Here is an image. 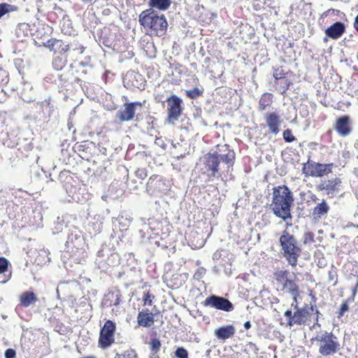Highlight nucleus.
<instances>
[{
    "label": "nucleus",
    "instance_id": "obj_1",
    "mask_svg": "<svg viewBox=\"0 0 358 358\" xmlns=\"http://www.w3.org/2000/svg\"><path fill=\"white\" fill-rule=\"evenodd\" d=\"M293 202V194L286 185L278 186L273 189V213L276 217L285 221L288 226L292 225L291 208Z\"/></svg>",
    "mask_w": 358,
    "mask_h": 358
},
{
    "label": "nucleus",
    "instance_id": "obj_2",
    "mask_svg": "<svg viewBox=\"0 0 358 358\" xmlns=\"http://www.w3.org/2000/svg\"><path fill=\"white\" fill-rule=\"evenodd\" d=\"M65 243L66 252L73 262L83 264L87 257L85 249V241L81 231L76 226H71L67 230Z\"/></svg>",
    "mask_w": 358,
    "mask_h": 358
},
{
    "label": "nucleus",
    "instance_id": "obj_3",
    "mask_svg": "<svg viewBox=\"0 0 358 358\" xmlns=\"http://www.w3.org/2000/svg\"><path fill=\"white\" fill-rule=\"evenodd\" d=\"M141 26L149 29L151 34L164 36L167 30L168 23L163 14H159L152 8L142 11L138 15Z\"/></svg>",
    "mask_w": 358,
    "mask_h": 358
},
{
    "label": "nucleus",
    "instance_id": "obj_4",
    "mask_svg": "<svg viewBox=\"0 0 358 358\" xmlns=\"http://www.w3.org/2000/svg\"><path fill=\"white\" fill-rule=\"evenodd\" d=\"M58 180L62 184L69 197L67 200L69 202L83 203L88 199V194L87 197L83 195L85 189L78 187V177L74 173L64 170L59 172Z\"/></svg>",
    "mask_w": 358,
    "mask_h": 358
},
{
    "label": "nucleus",
    "instance_id": "obj_5",
    "mask_svg": "<svg viewBox=\"0 0 358 358\" xmlns=\"http://www.w3.org/2000/svg\"><path fill=\"white\" fill-rule=\"evenodd\" d=\"M279 243L283 252V257L292 266H295L301 252L295 237L287 230H284L279 238Z\"/></svg>",
    "mask_w": 358,
    "mask_h": 358
},
{
    "label": "nucleus",
    "instance_id": "obj_6",
    "mask_svg": "<svg viewBox=\"0 0 358 358\" xmlns=\"http://www.w3.org/2000/svg\"><path fill=\"white\" fill-rule=\"evenodd\" d=\"M99 42L115 52H122L125 48L123 38L118 33L117 30L111 29L108 27H104L101 30L99 36Z\"/></svg>",
    "mask_w": 358,
    "mask_h": 358
},
{
    "label": "nucleus",
    "instance_id": "obj_7",
    "mask_svg": "<svg viewBox=\"0 0 358 358\" xmlns=\"http://www.w3.org/2000/svg\"><path fill=\"white\" fill-rule=\"evenodd\" d=\"M314 339L319 342V353L324 357L332 356L341 349L338 338L332 332L324 331Z\"/></svg>",
    "mask_w": 358,
    "mask_h": 358
},
{
    "label": "nucleus",
    "instance_id": "obj_8",
    "mask_svg": "<svg viewBox=\"0 0 358 358\" xmlns=\"http://www.w3.org/2000/svg\"><path fill=\"white\" fill-rule=\"evenodd\" d=\"M171 180L159 175H152L146 184V193L150 196L166 194L171 188Z\"/></svg>",
    "mask_w": 358,
    "mask_h": 358
},
{
    "label": "nucleus",
    "instance_id": "obj_9",
    "mask_svg": "<svg viewBox=\"0 0 358 358\" xmlns=\"http://www.w3.org/2000/svg\"><path fill=\"white\" fill-rule=\"evenodd\" d=\"M141 221L144 225V229L148 227L154 235L161 236V239L168 237L171 231V227L169 222L162 217H153L147 220L145 218H141Z\"/></svg>",
    "mask_w": 358,
    "mask_h": 358
},
{
    "label": "nucleus",
    "instance_id": "obj_10",
    "mask_svg": "<svg viewBox=\"0 0 358 358\" xmlns=\"http://www.w3.org/2000/svg\"><path fill=\"white\" fill-rule=\"evenodd\" d=\"M164 101L167 103V117L166 122L170 124H175L182 114V99L176 94H172L166 98V101H158V102Z\"/></svg>",
    "mask_w": 358,
    "mask_h": 358
},
{
    "label": "nucleus",
    "instance_id": "obj_11",
    "mask_svg": "<svg viewBox=\"0 0 358 358\" xmlns=\"http://www.w3.org/2000/svg\"><path fill=\"white\" fill-rule=\"evenodd\" d=\"M203 164L204 172L210 178H218L221 176V173L226 172L224 171V167L218 159V157L212 150L203 155Z\"/></svg>",
    "mask_w": 358,
    "mask_h": 358
},
{
    "label": "nucleus",
    "instance_id": "obj_12",
    "mask_svg": "<svg viewBox=\"0 0 358 358\" xmlns=\"http://www.w3.org/2000/svg\"><path fill=\"white\" fill-rule=\"evenodd\" d=\"M214 151L215 155L218 157L221 164L224 167V171L229 172L233 170L236 161V153L233 149L227 144L217 145Z\"/></svg>",
    "mask_w": 358,
    "mask_h": 358
},
{
    "label": "nucleus",
    "instance_id": "obj_13",
    "mask_svg": "<svg viewBox=\"0 0 358 358\" xmlns=\"http://www.w3.org/2000/svg\"><path fill=\"white\" fill-rule=\"evenodd\" d=\"M116 324L112 320H107L101 327L99 338V345L103 349L108 348L114 343Z\"/></svg>",
    "mask_w": 358,
    "mask_h": 358
},
{
    "label": "nucleus",
    "instance_id": "obj_14",
    "mask_svg": "<svg viewBox=\"0 0 358 358\" xmlns=\"http://www.w3.org/2000/svg\"><path fill=\"white\" fill-rule=\"evenodd\" d=\"M203 306L227 313L234 310V304L228 299L215 294L208 296L203 301Z\"/></svg>",
    "mask_w": 358,
    "mask_h": 358
},
{
    "label": "nucleus",
    "instance_id": "obj_15",
    "mask_svg": "<svg viewBox=\"0 0 358 358\" xmlns=\"http://www.w3.org/2000/svg\"><path fill=\"white\" fill-rule=\"evenodd\" d=\"M119 262L120 257L118 254L110 252L106 248L99 250L97 252L96 264L100 268H105L107 266H115L119 264Z\"/></svg>",
    "mask_w": 358,
    "mask_h": 358
},
{
    "label": "nucleus",
    "instance_id": "obj_16",
    "mask_svg": "<svg viewBox=\"0 0 358 358\" xmlns=\"http://www.w3.org/2000/svg\"><path fill=\"white\" fill-rule=\"evenodd\" d=\"M124 108L117 112V117L122 121H129L134 117L138 108H141L142 103L139 101H134L124 105Z\"/></svg>",
    "mask_w": 358,
    "mask_h": 358
},
{
    "label": "nucleus",
    "instance_id": "obj_17",
    "mask_svg": "<svg viewBox=\"0 0 358 358\" xmlns=\"http://www.w3.org/2000/svg\"><path fill=\"white\" fill-rule=\"evenodd\" d=\"M123 82L127 87H135L139 90L145 87V80L143 76L134 71H127L123 78Z\"/></svg>",
    "mask_w": 358,
    "mask_h": 358
},
{
    "label": "nucleus",
    "instance_id": "obj_18",
    "mask_svg": "<svg viewBox=\"0 0 358 358\" xmlns=\"http://www.w3.org/2000/svg\"><path fill=\"white\" fill-rule=\"evenodd\" d=\"M96 149V144L90 141H83L80 143H76L72 148L75 152H78L79 156L83 159H88L94 150Z\"/></svg>",
    "mask_w": 358,
    "mask_h": 358
},
{
    "label": "nucleus",
    "instance_id": "obj_19",
    "mask_svg": "<svg viewBox=\"0 0 358 358\" xmlns=\"http://www.w3.org/2000/svg\"><path fill=\"white\" fill-rule=\"evenodd\" d=\"M43 45L57 55H66L68 48L62 40L51 38L43 43Z\"/></svg>",
    "mask_w": 358,
    "mask_h": 358
},
{
    "label": "nucleus",
    "instance_id": "obj_20",
    "mask_svg": "<svg viewBox=\"0 0 358 358\" xmlns=\"http://www.w3.org/2000/svg\"><path fill=\"white\" fill-rule=\"evenodd\" d=\"M341 181L339 178H332L331 180L322 181L317 186V189L320 191H326L327 194L329 197H333L335 192L340 189Z\"/></svg>",
    "mask_w": 358,
    "mask_h": 358
},
{
    "label": "nucleus",
    "instance_id": "obj_21",
    "mask_svg": "<svg viewBox=\"0 0 358 358\" xmlns=\"http://www.w3.org/2000/svg\"><path fill=\"white\" fill-rule=\"evenodd\" d=\"M324 167L323 164L315 162L309 159L308 162L304 164L303 171L307 176L322 177L325 175V169H324Z\"/></svg>",
    "mask_w": 358,
    "mask_h": 358
},
{
    "label": "nucleus",
    "instance_id": "obj_22",
    "mask_svg": "<svg viewBox=\"0 0 358 358\" xmlns=\"http://www.w3.org/2000/svg\"><path fill=\"white\" fill-rule=\"evenodd\" d=\"M345 24L340 21H336L333 24L327 27L324 33L327 37L333 40L340 38L342 35L345 32Z\"/></svg>",
    "mask_w": 358,
    "mask_h": 358
},
{
    "label": "nucleus",
    "instance_id": "obj_23",
    "mask_svg": "<svg viewBox=\"0 0 358 358\" xmlns=\"http://www.w3.org/2000/svg\"><path fill=\"white\" fill-rule=\"evenodd\" d=\"M350 122L348 115H343L336 120L334 129L340 136H347L350 134L352 128Z\"/></svg>",
    "mask_w": 358,
    "mask_h": 358
},
{
    "label": "nucleus",
    "instance_id": "obj_24",
    "mask_svg": "<svg viewBox=\"0 0 358 358\" xmlns=\"http://www.w3.org/2000/svg\"><path fill=\"white\" fill-rule=\"evenodd\" d=\"M155 322L154 314L148 308L139 311L137 315V322L139 326L143 327H151Z\"/></svg>",
    "mask_w": 358,
    "mask_h": 358
},
{
    "label": "nucleus",
    "instance_id": "obj_25",
    "mask_svg": "<svg viewBox=\"0 0 358 358\" xmlns=\"http://www.w3.org/2000/svg\"><path fill=\"white\" fill-rule=\"evenodd\" d=\"M122 302V294L119 289H115L113 291L109 292L107 294L105 295V297L103 300L102 304L107 307H110L112 306H118Z\"/></svg>",
    "mask_w": 358,
    "mask_h": 358
},
{
    "label": "nucleus",
    "instance_id": "obj_26",
    "mask_svg": "<svg viewBox=\"0 0 358 358\" xmlns=\"http://www.w3.org/2000/svg\"><path fill=\"white\" fill-rule=\"evenodd\" d=\"M236 333L235 327L231 325H226L216 329L214 331L215 336L221 341H226L227 339L234 336Z\"/></svg>",
    "mask_w": 358,
    "mask_h": 358
},
{
    "label": "nucleus",
    "instance_id": "obj_27",
    "mask_svg": "<svg viewBox=\"0 0 358 358\" xmlns=\"http://www.w3.org/2000/svg\"><path fill=\"white\" fill-rule=\"evenodd\" d=\"M315 310L314 306H311L310 308L305 306L303 308H297L294 311L295 324L298 325L304 324L310 315V311Z\"/></svg>",
    "mask_w": 358,
    "mask_h": 358
},
{
    "label": "nucleus",
    "instance_id": "obj_28",
    "mask_svg": "<svg viewBox=\"0 0 358 358\" xmlns=\"http://www.w3.org/2000/svg\"><path fill=\"white\" fill-rule=\"evenodd\" d=\"M68 48L66 55L72 59L76 58L78 55L83 53L85 48L78 41L74 40L70 43H66Z\"/></svg>",
    "mask_w": 358,
    "mask_h": 358
},
{
    "label": "nucleus",
    "instance_id": "obj_29",
    "mask_svg": "<svg viewBox=\"0 0 358 358\" xmlns=\"http://www.w3.org/2000/svg\"><path fill=\"white\" fill-rule=\"evenodd\" d=\"M266 122L270 133L274 134L279 133V125L280 124V120L278 115H277L275 113H269L266 118Z\"/></svg>",
    "mask_w": 358,
    "mask_h": 358
},
{
    "label": "nucleus",
    "instance_id": "obj_30",
    "mask_svg": "<svg viewBox=\"0 0 358 358\" xmlns=\"http://www.w3.org/2000/svg\"><path fill=\"white\" fill-rule=\"evenodd\" d=\"M95 208L96 206H90L89 208H87V218H94V220H96V222H92V224L94 226V233H100L103 228V217L101 215H99L95 213ZM90 224H91V222H90Z\"/></svg>",
    "mask_w": 358,
    "mask_h": 358
},
{
    "label": "nucleus",
    "instance_id": "obj_31",
    "mask_svg": "<svg viewBox=\"0 0 358 358\" xmlns=\"http://www.w3.org/2000/svg\"><path fill=\"white\" fill-rule=\"evenodd\" d=\"M20 305L27 308L35 303L38 301V298L33 292L26 291L20 295Z\"/></svg>",
    "mask_w": 358,
    "mask_h": 358
},
{
    "label": "nucleus",
    "instance_id": "obj_32",
    "mask_svg": "<svg viewBox=\"0 0 358 358\" xmlns=\"http://www.w3.org/2000/svg\"><path fill=\"white\" fill-rule=\"evenodd\" d=\"M282 289L289 293L292 296H299V288L294 280L289 279L282 285Z\"/></svg>",
    "mask_w": 358,
    "mask_h": 358
},
{
    "label": "nucleus",
    "instance_id": "obj_33",
    "mask_svg": "<svg viewBox=\"0 0 358 358\" xmlns=\"http://www.w3.org/2000/svg\"><path fill=\"white\" fill-rule=\"evenodd\" d=\"M10 265L9 261L3 257H0V273H3V279L1 280V282H6L11 276V272L8 271V266Z\"/></svg>",
    "mask_w": 358,
    "mask_h": 358
},
{
    "label": "nucleus",
    "instance_id": "obj_34",
    "mask_svg": "<svg viewBox=\"0 0 358 358\" xmlns=\"http://www.w3.org/2000/svg\"><path fill=\"white\" fill-rule=\"evenodd\" d=\"M273 95L269 92L264 93L259 101V106L258 109L260 111H264L266 109L268 106H270L273 103Z\"/></svg>",
    "mask_w": 358,
    "mask_h": 358
},
{
    "label": "nucleus",
    "instance_id": "obj_35",
    "mask_svg": "<svg viewBox=\"0 0 358 358\" xmlns=\"http://www.w3.org/2000/svg\"><path fill=\"white\" fill-rule=\"evenodd\" d=\"M171 3V0H149L150 8H157L159 10H167Z\"/></svg>",
    "mask_w": 358,
    "mask_h": 358
},
{
    "label": "nucleus",
    "instance_id": "obj_36",
    "mask_svg": "<svg viewBox=\"0 0 358 358\" xmlns=\"http://www.w3.org/2000/svg\"><path fill=\"white\" fill-rule=\"evenodd\" d=\"M23 80V78H22ZM22 83L23 84V88L21 92V97L22 99L27 102H31L33 101V96L29 94L31 92L32 86L31 83L28 82H25L22 80Z\"/></svg>",
    "mask_w": 358,
    "mask_h": 358
},
{
    "label": "nucleus",
    "instance_id": "obj_37",
    "mask_svg": "<svg viewBox=\"0 0 358 358\" xmlns=\"http://www.w3.org/2000/svg\"><path fill=\"white\" fill-rule=\"evenodd\" d=\"M67 55H56L52 59V66L57 71H60L68 62Z\"/></svg>",
    "mask_w": 358,
    "mask_h": 358
},
{
    "label": "nucleus",
    "instance_id": "obj_38",
    "mask_svg": "<svg viewBox=\"0 0 358 358\" xmlns=\"http://www.w3.org/2000/svg\"><path fill=\"white\" fill-rule=\"evenodd\" d=\"M329 210V206L327 202L323 200L313 208V214L317 217H321L322 215L327 214Z\"/></svg>",
    "mask_w": 358,
    "mask_h": 358
},
{
    "label": "nucleus",
    "instance_id": "obj_39",
    "mask_svg": "<svg viewBox=\"0 0 358 358\" xmlns=\"http://www.w3.org/2000/svg\"><path fill=\"white\" fill-rule=\"evenodd\" d=\"M41 108L44 115H46L48 117H50L52 114V112L54 110V105L52 103L50 97L41 101Z\"/></svg>",
    "mask_w": 358,
    "mask_h": 358
},
{
    "label": "nucleus",
    "instance_id": "obj_40",
    "mask_svg": "<svg viewBox=\"0 0 358 358\" xmlns=\"http://www.w3.org/2000/svg\"><path fill=\"white\" fill-rule=\"evenodd\" d=\"M277 85V90L281 94H284L286 91L289 89V86L292 85V83L288 79H281L275 83Z\"/></svg>",
    "mask_w": 358,
    "mask_h": 358
},
{
    "label": "nucleus",
    "instance_id": "obj_41",
    "mask_svg": "<svg viewBox=\"0 0 358 358\" xmlns=\"http://www.w3.org/2000/svg\"><path fill=\"white\" fill-rule=\"evenodd\" d=\"M289 272L287 270H280L274 273V278L278 282L283 285L287 280H289L288 276Z\"/></svg>",
    "mask_w": 358,
    "mask_h": 358
},
{
    "label": "nucleus",
    "instance_id": "obj_42",
    "mask_svg": "<svg viewBox=\"0 0 358 358\" xmlns=\"http://www.w3.org/2000/svg\"><path fill=\"white\" fill-rule=\"evenodd\" d=\"M18 7L15 5L8 4L7 3H0V19L6 13L17 11Z\"/></svg>",
    "mask_w": 358,
    "mask_h": 358
},
{
    "label": "nucleus",
    "instance_id": "obj_43",
    "mask_svg": "<svg viewBox=\"0 0 358 358\" xmlns=\"http://www.w3.org/2000/svg\"><path fill=\"white\" fill-rule=\"evenodd\" d=\"M331 15H336L340 19H343L345 17V14L343 12H341L339 10L334 9V8H329L327 10L324 11L320 16V20L324 19L328 16Z\"/></svg>",
    "mask_w": 358,
    "mask_h": 358
},
{
    "label": "nucleus",
    "instance_id": "obj_44",
    "mask_svg": "<svg viewBox=\"0 0 358 358\" xmlns=\"http://www.w3.org/2000/svg\"><path fill=\"white\" fill-rule=\"evenodd\" d=\"M10 189L11 188H9L8 189L6 188L5 189H2L0 190V201L2 204L10 201H13L12 199L13 196L11 195V192L10 191Z\"/></svg>",
    "mask_w": 358,
    "mask_h": 358
},
{
    "label": "nucleus",
    "instance_id": "obj_45",
    "mask_svg": "<svg viewBox=\"0 0 358 358\" xmlns=\"http://www.w3.org/2000/svg\"><path fill=\"white\" fill-rule=\"evenodd\" d=\"M117 221L120 225L126 228L129 227L132 221V217L127 213H122L118 216Z\"/></svg>",
    "mask_w": 358,
    "mask_h": 358
},
{
    "label": "nucleus",
    "instance_id": "obj_46",
    "mask_svg": "<svg viewBox=\"0 0 358 358\" xmlns=\"http://www.w3.org/2000/svg\"><path fill=\"white\" fill-rule=\"evenodd\" d=\"M203 93V90L198 87H194L193 89L185 91L186 96L191 99H197L199 96L202 95Z\"/></svg>",
    "mask_w": 358,
    "mask_h": 358
},
{
    "label": "nucleus",
    "instance_id": "obj_47",
    "mask_svg": "<svg viewBox=\"0 0 358 358\" xmlns=\"http://www.w3.org/2000/svg\"><path fill=\"white\" fill-rule=\"evenodd\" d=\"M115 358H137V354L134 350L129 349L122 354L117 353Z\"/></svg>",
    "mask_w": 358,
    "mask_h": 358
},
{
    "label": "nucleus",
    "instance_id": "obj_48",
    "mask_svg": "<svg viewBox=\"0 0 358 358\" xmlns=\"http://www.w3.org/2000/svg\"><path fill=\"white\" fill-rule=\"evenodd\" d=\"M11 195L16 198L26 199L29 194L27 192L22 190V189H10Z\"/></svg>",
    "mask_w": 358,
    "mask_h": 358
},
{
    "label": "nucleus",
    "instance_id": "obj_49",
    "mask_svg": "<svg viewBox=\"0 0 358 358\" xmlns=\"http://www.w3.org/2000/svg\"><path fill=\"white\" fill-rule=\"evenodd\" d=\"M284 316L287 319V327H292L294 324H295V319H294V313H292V310L288 309L287 310L285 313Z\"/></svg>",
    "mask_w": 358,
    "mask_h": 358
},
{
    "label": "nucleus",
    "instance_id": "obj_50",
    "mask_svg": "<svg viewBox=\"0 0 358 358\" xmlns=\"http://www.w3.org/2000/svg\"><path fill=\"white\" fill-rule=\"evenodd\" d=\"M285 73L282 66H279L273 69V76L275 78V83L281 79L285 78Z\"/></svg>",
    "mask_w": 358,
    "mask_h": 358
},
{
    "label": "nucleus",
    "instance_id": "obj_51",
    "mask_svg": "<svg viewBox=\"0 0 358 358\" xmlns=\"http://www.w3.org/2000/svg\"><path fill=\"white\" fill-rule=\"evenodd\" d=\"M161 342L159 339L155 338H152L150 341V349L152 352L156 354L160 349Z\"/></svg>",
    "mask_w": 358,
    "mask_h": 358
},
{
    "label": "nucleus",
    "instance_id": "obj_52",
    "mask_svg": "<svg viewBox=\"0 0 358 358\" xmlns=\"http://www.w3.org/2000/svg\"><path fill=\"white\" fill-rule=\"evenodd\" d=\"M315 234L312 231H306L303 234V243L304 245L311 244L314 242Z\"/></svg>",
    "mask_w": 358,
    "mask_h": 358
},
{
    "label": "nucleus",
    "instance_id": "obj_53",
    "mask_svg": "<svg viewBox=\"0 0 358 358\" xmlns=\"http://www.w3.org/2000/svg\"><path fill=\"white\" fill-rule=\"evenodd\" d=\"M175 356L177 358H188V352L183 347H179L175 351Z\"/></svg>",
    "mask_w": 358,
    "mask_h": 358
},
{
    "label": "nucleus",
    "instance_id": "obj_54",
    "mask_svg": "<svg viewBox=\"0 0 358 358\" xmlns=\"http://www.w3.org/2000/svg\"><path fill=\"white\" fill-rule=\"evenodd\" d=\"M283 138L287 143H292L295 141V137L293 136L291 129H287L283 132Z\"/></svg>",
    "mask_w": 358,
    "mask_h": 358
},
{
    "label": "nucleus",
    "instance_id": "obj_55",
    "mask_svg": "<svg viewBox=\"0 0 358 358\" xmlns=\"http://www.w3.org/2000/svg\"><path fill=\"white\" fill-rule=\"evenodd\" d=\"M9 81L8 73L6 71L0 69V84H7Z\"/></svg>",
    "mask_w": 358,
    "mask_h": 358
},
{
    "label": "nucleus",
    "instance_id": "obj_56",
    "mask_svg": "<svg viewBox=\"0 0 358 358\" xmlns=\"http://www.w3.org/2000/svg\"><path fill=\"white\" fill-rule=\"evenodd\" d=\"M78 67L83 68V69L89 68V69L91 70L92 68V64H90V57H85L84 61L79 62L78 64Z\"/></svg>",
    "mask_w": 358,
    "mask_h": 358
},
{
    "label": "nucleus",
    "instance_id": "obj_57",
    "mask_svg": "<svg viewBox=\"0 0 358 358\" xmlns=\"http://www.w3.org/2000/svg\"><path fill=\"white\" fill-rule=\"evenodd\" d=\"M136 176L141 179L144 180L148 176V172L145 169L143 168H139L135 171Z\"/></svg>",
    "mask_w": 358,
    "mask_h": 358
},
{
    "label": "nucleus",
    "instance_id": "obj_58",
    "mask_svg": "<svg viewBox=\"0 0 358 358\" xmlns=\"http://www.w3.org/2000/svg\"><path fill=\"white\" fill-rule=\"evenodd\" d=\"M154 298H155V296L153 294H150L149 292L145 293L143 295L144 305L145 306V305L151 306L152 299Z\"/></svg>",
    "mask_w": 358,
    "mask_h": 358
},
{
    "label": "nucleus",
    "instance_id": "obj_59",
    "mask_svg": "<svg viewBox=\"0 0 358 358\" xmlns=\"http://www.w3.org/2000/svg\"><path fill=\"white\" fill-rule=\"evenodd\" d=\"M206 270L205 268H203V267L199 268L194 275V278L197 280H201L206 274Z\"/></svg>",
    "mask_w": 358,
    "mask_h": 358
},
{
    "label": "nucleus",
    "instance_id": "obj_60",
    "mask_svg": "<svg viewBox=\"0 0 358 358\" xmlns=\"http://www.w3.org/2000/svg\"><path fill=\"white\" fill-rule=\"evenodd\" d=\"M349 309V306H348V302L347 301H344L341 306V308H340V310H339V312H338V317H342L344 313L348 311Z\"/></svg>",
    "mask_w": 358,
    "mask_h": 358
},
{
    "label": "nucleus",
    "instance_id": "obj_61",
    "mask_svg": "<svg viewBox=\"0 0 358 358\" xmlns=\"http://www.w3.org/2000/svg\"><path fill=\"white\" fill-rule=\"evenodd\" d=\"M155 144L162 148L163 150H165L167 147L166 144L162 138H156Z\"/></svg>",
    "mask_w": 358,
    "mask_h": 358
},
{
    "label": "nucleus",
    "instance_id": "obj_62",
    "mask_svg": "<svg viewBox=\"0 0 358 358\" xmlns=\"http://www.w3.org/2000/svg\"><path fill=\"white\" fill-rule=\"evenodd\" d=\"M16 355V352L14 349L8 348L5 351L4 356L5 358H15Z\"/></svg>",
    "mask_w": 358,
    "mask_h": 358
},
{
    "label": "nucleus",
    "instance_id": "obj_63",
    "mask_svg": "<svg viewBox=\"0 0 358 358\" xmlns=\"http://www.w3.org/2000/svg\"><path fill=\"white\" fill-rule=\"evenodd\" d=\"M299 114L303 117H306L308 115V110L306 106H305V105L300 106Z\"/></svg>",
    "mask_w": 358,
    "mask_h": 358
},
{
    "label": "nucleus",
    "instance_id": "obj_64",
    "mask_svg": "<svg viewBox=\"0 0 358 358\" xmlns=\"http://www.w3.org/2000/svg\"><path fill=\"white\" fill-rule=\"evenodd\" d=\"M324 169H325V174L331 173L332 167L334 166L333 163L330 164H323Z\"/></svg>",
    "mask_w": 358,
    "mask_h": 358
}]
</instances>
